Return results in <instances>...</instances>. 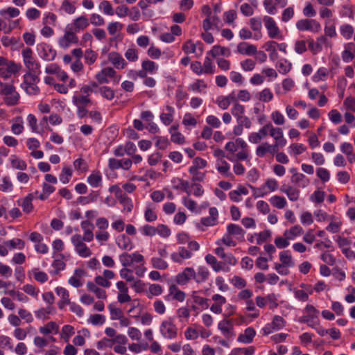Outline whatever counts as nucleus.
<instances>
[{
  "label": "nucleus",
  "instance_id": "1",
  "mask_svg": "<svg viewBox=\"0 0 355 355\" xmlns=\"http://www.w3.org/2000/svg\"><path fill=\"white\" fill-rule=\"evenodd\" d=\"M39 75L37 73L26 72L23 78L21 87L29 95H37L40 93L37 83L40 82Z\"/></svg>",
  "mask_w": 355,
  "mask_h": 355
},
{
  "label": "nucleus",
  "instance_id": "2",
  "mask_svg": "<svg viewBox=\"0 0 355 355\" xmlns=\"http://www.w3.org/2000/svg\"><path fill=\"white\" fill-rule=\"evenodd\" d=\"M21 54L24 64L28 70L27 72L40 74V64L33 58L32 49L27 47L22 51Z\"/></svg>",
  "mask_w": 355,
  "mask_h": 355
},
{
  "label": "nucleus",
  "instance_id": "3",
  "mask_svg": "<svg viewBox=\"0 0 355 355\" xmlns=\"http://www.w3.org/2000/svg\"><path fill=\"white\" fill-rule=\"evenodd\" d=\"M159 331L162 336L166 339H174L178 335V328L171 318L162 322Z\"/></svg>",
  "mask_w": 355,
  "mask_h": 355
},
{
  "label": "nucleus",
  "instance_id": "4",
  "mask_svg": "<svg viewBox=\"0 0 355 355\" xmlns=\"http://www.w3.org/2000/svg\"><path fill=\"white\" fill-rule=\"evenodd\" d=\"M296 27L300 31H311L318 33L321 31V25L318 21L312 19H302L296 22Z\"/></svg>",
  "mask_w": 355,
  "mask_h": 355
},
{
  "label": "nucleus",
  "instance_id": "5",
  "mask_svg": "<svg viewBox=\"0 0 355 355\" xmlns=\"http://www.w3.org/2000/svg\"><path fill=\"white\" fill-rule=\"evenodd\" d=\"M71 242L75 246L77 253L82 257H88L92 254V251L83 242L82 236L80 234H75L71 237Z\"/></svg>",
  "mask_w": 355,
  "mask_h": 355
},
{
  "label": "nucleus",
  "instance_id": "6",
  "mask_svg": "<svg viewBox=\"0 0 355 355\" xmlns=\"http://www.w3.org/2000/svg\"><path fill=\"white\" fill-rule=\"evenodd\" d=\"M263 22L268 31V36L271 39L282 38L281 31L276 24L275 20L269 16L263 17Z\"/></svg>",
  "mask_w": 355,
  "mask_h": 355
},
{
  "label": "nucleus",
  "instance_id": "7",
  "mask_svg": "<svg viewBox=\"0 0 355 355\" xmlns=\"http://www.w3.org/2000/svg\"><path fill=\"white\" fill-rule=\"evenodd\" d=\"M306 315H304L299 319L301 323H306L309 327H313V324H311L314 320L318 319L319 311L317 310L313 305L307 304L305 307Z\"/></svg>",
  "mask_w": 355,
  "mask_h": 355
},
{
  "label": "nucleus",
  "instance_id": "8",
  "mask_svg": "<svg viewBox=\"0 0 355 355\" xmlns=\"http://www.w3.org/2000/svg\"><path fill=\"white\" fill-rule=\"evenodd\" d=\"M41 58L47 61L53 60L56 56V51L53 49L52 46L46 43H41L37 46Z\"/></svg>",
  "mask_w": 355,
  "mask_h": 355
},
{
  "label": "nucleus",
  "instance_id": "9",
  "mask_svg": "<svg viewBox=\"0 0 355 355\" xmlns=\"http://www.w3.org/2000/svg\"><path fill=\"white\" fill-rule=\"evenodd\" d=\"M195 270L193 268L187 267L184 270L178 274L175 282L180 285L187 284L191 279H194Z\"/></svg>",
  "mask_w": 355,
  "mask_h": 355
},
{
  "label": "nucleus",
  "instance_id": "10",
  "mask_svg": "<svg viewBox=\"0 0 355 355\" xmlns=\"http://www.w3.org/2000/svg\"><path fill=\"white\" fill-rule=\"evenodd\" d=\"M218 327L221 331L223 335L226 338H230L235 336L232 320L224 319L218 323Z\"/></svg>",
  "mask_w": 355,
  "mask_h": 355
},
{
  "label": "nucleus",
  "instance_id": "11",
  "mask_svg": "<svg viewBox=\"0 0 355 355\" xmlns=\"http://www.w3.org/2000/svg\"><path fill=\"white\" fill-rule=\"evenodd\" d=\"M280 191L285 193L291 201L295 202L299 199L300 191L295 187L284 184L281 187Z\"/></svg>",
  "mask_w": 355,
  "mask_h": 355
},
{
  "label": "nucleus",
  "instance_id": "12",
  "mask_svg": "<svg viewBox=\"0 0 355 355\" xmlns=\"http://www.w3.org/2000/svg\"><path fill=\"white\" fill-rule=\"evenodd\" d=\"M270 127H271V123H268L261 128L258 132L251 133L249 136V141L253 144H258L268 135V130Z\"/></svg>",
  "mask_w": 355,
  "mask_h": 355
},
{
  "label": "nucleus",
  "instance_id": "13",
  "mask_svg": "<svg viewBox=\"0 0 355 355\" xmlns=\"http://www.w3.org/2000/svg\"><path fill=\"white\" fill-rule=\"evenodd\" d=\"M34 199V194L29 193L24 198L17 200V205L21 207L24 212L26 214L31 213L33 209L32 201Z\"/></svg>",
  "mask_w": 355,
  "mask_h": 355
},
{
  "label": "nucleus",
  "instance_id": "14",
  "mask_svg": "<svg viewBox=\"0 0 355 355\" xmlns=\"http://www.w3.org/2000/svg\"><path fill=\"white\" fill-rule=\"evenodd\" d=\"M108 60L116 69H124L127 64L121 54L117 52L110 53Z\"/></svg>",
  "mask_w": 355,
  "mask_h": 355
},
{
  "label": "nucleus",
  "instance_id": "15",
  "mask_svg": "<svg viewBox=\"0 0 355 355\" xmlns=\"http://www.w3.org/2000/svg\"><path fill=\"white\" fill-rule=\"evenodd\" d=\"M227 233L231 236H235L236 238L239 241H244V235L245 232L243 228L236 224L230 223L227 226Z\"/></svg>",
  "mask_w": 355,
  "mask_h": 355
},
{
  "label": "nucleus",
  "instance_id": "16",
  "mask_svg": "<svg viewBox=\"0 0 355 355\" xmlns=\"http://www.w3.org/2000/svg\"><path fill=\"white\" fill-rule=\"evenodd\" d=\"M216 169L224 177L234 180V176L230 171V166L225 160L220 159L218 161L216 164Z\"/></svg>",
  "mask_w": 355,
  "mask_h": 355
},
{
  "label": "nucleus",
  "instance_id": "17",
  "mask_svg": "<svg viewBox=\"0 0 355 355\" xmlns=\"http://www.w3.org/2000/svg\"><path fill=\"white\" fill-rule=\"evenodd\" d=\"M237 51L240 54L253 55L257 53V46L247 42H241L237 46Z\"/></svg>",
  "mask_w": 355,
  "mask_h": 355
},
{
  "label": "nucleus",
  "instance_id": "18",
  "mask_svg": "<svg viewBox=\"0 0 355 355\" xmlns=\"http://www.w3.org/2000/svg\"><path fill=\"white\" fill-rule=\"evenodd\" d=\"M175 182H178V185L173 186L174 189H181L182 191L187 193L188 196L191 194V185L188 181L184 180L181 178H174L172 179L171 183L175 184Z\"/></svg>",
  "mask_w": 355,
  "mask_h": 355
},
{
  "label": "nucleus",
  "instance_id": "19",
  "mask_svg": "<svg viewBox=\"0 0 355 355\" xmlns=\"http://www.w3.org/2000/svg\"><path fill=\"white\" fill-rule=\"evenodd\" d=\"M256 335V331L252 327H248L244 334H241L238 337V341L243 343H251L254 337Z\"/></svg>",
  "mask_w": 355,
  "mask_h": 355
},
{
  "label": "nucleus",
  "instance_id": "20",
  "mask_svg": "<svg viewBox=\"0 0 355 355\" xmlns=\"http://www.w3.org/2000/svg\"><path fill=\"white\" fill-rule=\"evenodd\" d=\"M88 184L92 187H98L102 184V175L99 171H94L87 177Z\"/></svg>",
  "mask_w": 355,
  "mask_h": 355
},
{
  "label": "nucleus",
  "instance_id": "21",
  "mask_svg": "<svg viewBox=\"0 0 355 355\" xmlns=\"http://www.w3.org/2000/svg\"><path fill=\"white\" fill-rule=\"evenodd\" d=\"M209 276V272L206 267L200 266L197 272H195L194 280L196 283L200 284L206 282Z\"/></svg>",
  "mask_w": 355,
  "mask_h": 355
},
{
  "label": "nucleus",
  "instance_id": "22",
  "mask_svg": "<svg viewBox=\"0 0 355 355\" xmlns=\"http://www.w3.org/2000/svg\"><path fill=\"white\" fill-rule=\"evenodd\" d=\"M116 243L117 245L122 250H130L133 247L130 239L125 234L119 236L116 239Z\"/></svg>",
  "mask_w": 355,
  "mask_h": 355
},
{
  "label": "nucleus",
  "instance_id": "23",
  "mask_svg": "<svg viewBox=\"0 0 355 355\" xmlns=\"http://www.w3.org/2000/svg\"><path fill=\"white\" fill-rule=\"evenodd\" d=\"M277 43L275 41L270 40L267 42L264 45L263 48L266 51H270L269 54V58L272 61H275L279 57L278 53L276 50Z\"/></svg>",
  "mask_w": 355,
  "mask_h": 355
},
{
  "label": "nucleus",
  "instance_id": "24",
  "mask_svg": "<svg viewBox=\"0 0 355 355\" xmlns=\"http://www.w3.org/2000/svg\"><path fill=\"white\" fill-rule=\"evenodd\" d=\"M87 288L89 291L95 293L96 297L99 299H105L107 297L105 291L98 288L96 283L94 284L92 282H88L87 283Z\"/></svg>",
  "mask_w": 355,
  "mask_h": 355
},
{
  "label": "nucleus",
  "instance_id": "25",
  "mask_svg": "<svg viewBox=\"0 0 355 355\" xmlns=\"http://www.w3.org/2000/svg\"><path fill=\"white\" fill-rule=\"evenodd\" d=\"M169 295H173V299L179 302H183L185 299L184 292L180 291L176 285L172 284L169 287Z\"/></svg>",
  "mask_w": 355,
  "mask_h": 355
},
{
  "label": "nucleus",
  "instance_id": "26",
  "mask_svg": "<svg viewBox=\"0 0 355 355\" xmlns=\"http://www.w3.org/2000/svg\"><path fill=\"white\" fill-rule=\"evenodd\" d=\"M303 232V228L300 225H296L291 227L288 230H286L284 235L287 238V239L292 240L294 237L302 234Z\"/></svg>",
  "mask_w": 355,
  "mask_h": 355
},
{
  "label": "nucleus",
  "instance_id": "27",
  "mask_svg": "<svg viewBox=\"0 0 355 355\" xmlns=\"http://www.w3.org/2000/svg\"><path fill=\"white\" fill-rule=\"evenodd\" d=\"M2 44L5 47H8L10 46L18 45L19 47H22L24 44L21 42L20 37H8L7 36H3L1 39Z\"/></svg>",
  "mask_w": 355,
  "mask_h": 355
},
{
  "label": "nucleus",
  "instance_id": "28",
  "mask_svg": "<svg viewBox=\"0 0 355 355\" xmlns=\"http://www.w3.org/2000/svg\"><path fill=\"white\" fill-rule=\"evenodd\" d=\"M208 53H210L214 58L219 55L228 57L230 55V51L228 48L215 45Z\"/></svg>",
  "mask_w": 355,
  "mask_h": 355
},
{
  "label": "nucleus",
  "instance_id": "29",
  "mask_svg": "<svg viewBox=\"0 0 355 355\" xmlns=\"http://www.w3.org/2000/svg\"><path fill=\"white\" fill-rule=\"evenodd\" d=\"M279 259L282 262V265L284 266L293 267L294 266L291 252L288 250L281 252L279 254Z\"/></svg>",
  "mask_w": 355,
  "mask_h": 355
},
{
  "label": "nucleus",
  "instance_id": "30",
  "mask_svg": "<svg viewBox=\"0 0 355 355\" xmlns=\"http://www.w3.org/2000/svg\"><path fill=\"white\" fill-rule=\"evenodd\" d=\"M89 26V21L85 16H80L76 18L73 22L74 31L78 32L83 30Z\"/></svg>",
  "mask_w": 355,
  "mask_h": 355
},
{
  "label": "nucleus",
  "instance_id": "31",
  "mask_svg": "<svg viewBox=\"0 0 355 355\" xmlns=\"http://www.w3.org/2000/svg\"><path fill=\"white\" fill-rule=\"evenodd\" d=\"M119 202L123 205V208L128 212H130L133 209L132 200L123 192L121 197L116 198Z\"/></svg>",
  "mask_w": 355,
  "mask_h": 355
},
{
  "label": "nucleus",
  "instance_id": "32",
  "mask_svg": "<svg viewBox=\"0 0 355 355\" xmlns=\"http://www.w3.org/2000/svg\"><path fill=\"white\" fill-rule=\"evenodd\" d=\"M291 181L292 183L297 184L303 188L309 183V180L306 178V176L303 173H300L295 175H292Z\"/></svg>",
  "mask_w": 355,
  "mask_h": 355
},
{
  "label": "nucleus",
  "instance_id": "33",
  "mask_svg": "<svg viewBox=\"0 0 355 355\" xmlns=\"http://www.w3.org/2000/svg\"><path fill=\"white\" fill-rule=\"evenodd\" d=\"M324 31L327 36H329L330 37H336L337 34L336 31L334 20H327L325 21V27Z\"/></svg>",
  "mask_w": 355,
  "mask_h": 355
},
{
  "label": "nucleus",
  "instance_id": "34",
  "mask_svg": "<svg viewBox=\"0 0 355 355\" xmlns=\"http://www.w3.org/2000/svg\"><path fill=\"white\" fill-rule=\"evenodd\" d=\"M340 33L345 39L349 40L352 37L354 29L352 25L345 24L340 26Z\"/></svg>",
  "mask_w": 355,
  "mask_h": 355
},
{
  "label": "nucleus",
  "instance_id": "35",
  "mask_svg": "<svg viewBox=\"0 0 355 355\" xmlns=\"http://www.w3.org/2000/svg\"><path fill=\"white\" fill-rule=\"evenodd\" d=\"M270 202L277 209H283L286 205L285 198L279 196H275L270 198Z\"/></svg>",
  "mask_w": 355,
  "mask_h": 355
},
{
  "label": "nucleus",
  "instance_id": "36",
  "mask_svg": "<svg viewBox=\"0 0 355 355\" xmlns=\"http://www.w3.org/2000/svg\"><path fill=\"white\" fill-rule=\"evenodd\" d=\"M276 67L278 69V71L284 75L286 74L291 69L292 64L288 62L286 60H281L277 63Z\"/></svg>",
  "mask_w": 355,
  "mask_h": 355
},
{
  "label": "nucleus",
  "instance_id": "37",
  "mask_svg": "<svg viewBox=\"0 0 355 355\" xmlns=\"http://www.w3.org/2000/svg\"><path fill=\"white\" fill-rule=\"evenodd\" d=\"M59 329V327L55 322H49L47 323V324L44 327H41L40 328V332L43 334H51L52 331H55V333H58Z\"/></svg>",
  "mask_w": 355,
  "mask_h": 355
},
{
  "label": "nucleus",
  "instance_id": "38",
  "mask_svg": "<svg viewBox=\"0 0 355 355\" xmlns=\"http://www.w3.org/2000/svg\"><path fill=\"white\" fill-rule=\"evenodd\" d=\"M19 94L15 90L9 96L4 98V103L8 106H14L18 104L19 100Z\"/></svg>",
  "mask_w": 355,
  "mask_h": 355
},
{
  "label": "nucleus",
  "instance_id": "39",
  "mask_svg": "<svg viewBox=\"0 0 355 355\" xmlns=\"http://www.w3.org/2000/svg\"><path fill=\"white\" fill-rule=\"evenodd\" d=\"M55 187L44 182L43 183V185H42V193H41L40 196H39V199H40L41 200H44L46 199H47L49 196L50 194H51L52 193L54 192L55 191Z\"/></svg>",
  "mask_w": 355,
  "mask_h": 355
},
{
  "label": "nucleus",
  "instance_id": "40",
  "mask_svg": "<svg viewBox=\"0 0 355 355\" xmlns=\"http://www.w3.org/2000/svg\"><path fill=\"white\" fill-rule=\"evenodd\" d=\"M5 245L10 249L17 248L18 249H23L25 246V243L20 239H14L5 242Z\"/></svg>",
  "mask_w": 355,
  "mask_h": 355
},
{
  "label": "nucleus",
  "instance_id": "41",
  "mask_svg": "<svg viewBox=\"0 0 355 355\" xmlns=\"http://www.w3.org/2000/svg\"><path fill=\"white\" fill-rule=\"evenodd\" d=\"M189 172L193 175L191 179L193 183H196V182H203L205 178V173L199 172L198 170L195 168H189Z\"/></svg>",
  "mask_w": 355,
  "mask_h": 355
},
{
  "label": "nucleus",
  "instance_id": "42",
  "mask_svg": "<svg viewBox=\"0 0 355 355\" xmlns=\"http://www.w3.org/2000/svg\"><path fill=\"white\" fill-rule=\"evenodd\" d=\"M286 320L279 315H275L271 322V325L275 328V330L277 331L286 326Z\"/></svg>",
  "mask_w": 355,
  "mask_h": 355
},
{
  "label": "nucleus",
  "instance_id": "43",
  "mask_svg": "<svg viewBox=\"0 0 355 355\" xmlns=\"http://www.w3.org/2000/svg\"><path fill=\"white\" fill-rule=\"evenodd\" d=\"M99 92L102 96L109 101L112 100L114 98V91L107 86H103L99 88Z\"/></svg>",
  "mask_w": 355,
  "mask_h": 355
},
{
  "label": "nucleus",
  "instance_id": "44",
  "mask_svg": "<svg viewBox=\"0 0 355 355\" xmlns=\"http://www.w3.org/2000/svg\"><path fill=\"white\" fill-rule=\"evenodd\" d=\"M163 290L159 284H153L150 285L147 297L151 299L153 296H158L162 294Z\"/></svg>",
  "mask_w": 355,
  "mask_h": 355
},
{
  "label": "nucleus",
  "instance_id": "45",
  "mask_svg": "<svg viewBox=\"0 0 355 355\" xmlns=\"http://www.w3.org/2000/svg\"><path fill=\"white\" fill-rule=\"evenodd\" d=\"M153 267L159 270H165L168 268V263L162 259L153 257L151 259Z\"/></svg>",
  "mask_w": 355,
  "mask_h": 355
},
{
  "label": "nucleus",
  "instance_id": "46",
  "mask_svg": "<svg viewBox=\"0 0 355 355\" xmlns=\"http://www.w3.org/2000/svg\"><path fill=\"white\" fill-rule=\"evenodd\" d=\"M73 103L76 106L85 107L91 103V100L86 96H74L73 97Z\"/></svg>",
  "mask_w": 355,
  "mask_h": 355
},
{
  "label": "nucleus",
  "instance_id": "47",
  "mask_svg": "<svg viewBox=\"0 0 355 355\" xmlns=\"http://www.w3.org/2000/svg\"><path fill=\"white\" fill-rule=\"evenodd\" d=\"M203 73L206 74H213L215 72L214 68L211 59L209 57H206L203 63Z\"/></svg>",
  "mask_w": 355,
  "mask_h": 355
},
{
  "label": "nucleus",
  "instance_id": "48",
  "mask_svg": "<svg viewBox=\"0 0 355 355\" xmlns=\"http://www.w3.org/2000/svg\"><path fill=\"white\" fill-rule=\"evenodd\" d=\"M74 334V329L72 326L66 324L62 327L61 337L64 338L66 342H68L69 337L73 335Z\"/></svg>",
  "mask_w": 355,
  "mask_h": 355
},
{
  "label": "nucleus",
  "instance_id": "49",
  "mask_svg": "<svg viewBox=\"0 0 355 355\" xmlns=\"http://www.w3.org/2000/svg\"><path fill=\"white\" fill-rule=\"evenodd\" d=\"M72 175V171L69 167H64L60 175V180L63 184H67L69 182L70 178Z\"/></svg>",
  "mask_w": 355,
  "mask_h": 355
},
{
  "label": "nucleus",
  "instance_id": "50",
  "mask_svg": "<svg viewBox=\"0 0 355 355\" xmlns=\"http://www.w3.org/2000/svg\"><path fill=\"white\" fill-rule=\"evenodd\" d=\"M19 10L18 8L9 7L7 9L1 10L0 15L5 17L8 15L9 17L13 18L17 17L19 15Z\"/></svg>",
  "mask_w": 355,
  "mask_h": 355
},
{
  "label": "nucleus",
  "instance_id": "51",
  "mask_svg": "<svg viewBox=\"0 0 355 355\" xmlns=\"http://www.w3.org/2000/svg\"><path fill=\"white\" fill-rule=\"evenodd\" d=\"M100 9H103V12L104 14L107 15H113L114 14V9L108 1H103L99 6Z\"/></svg>",
  "mask_w": 355,
  "mask_h": 355
},
{
  "label": "nucleus",
  "instance_id": "52",
  "mask_svg": "<svg viewBox=\"0 0 355 355\" xmlns=\"http://www.w3.org/2000/svg\"><path fill=\"white\" fill-rule=\"evenodd\" d=\"M35 279L40 283H44L48 281V275L46 272L42 271H38L37 268H34L33 270Z\"/></svg>",
  "mask_w": 355,
  "mask_h": 355
},
{
  "label": "nucleus",
  "instance_id": "53",
  "mask_svg": "<svg viewBox=\"0 0 355 355\" xmlns=\"http://www.w3.org/2000/svg\"><path fill=\"white\" fill-rule=\"evenodd\" d=\"M98 87V85L96 82H91L89 85H83L81 89L80 92L83 94H87L90 92H94L97 93L98 91L96 89Z\"/></svg>",
  "mask_w": 355,
  "mask_h": 355
},
{
  "label": "nucleus",
  "instance_id": "54",
  "mask_svg": "<svg viewBox=\"0 0 355 355\" xmlns=\"http://www.w3.org/2000/svg\"><path fill=\"white\" fill-rule=\"evenodd\" d=\"M259 99L263 102H269L273 98V94L270 89L268 88H265L263 89L261 92L259 93Z\"/></svg>",
  "mask_w": 355,
  "mask_h": 355
},
{
  "label": "nucleus",
  "instance_id": "55",
  "mask_svg": "<svg viewBox=\"0 0 355 355\" xmlns=\"http://www.w3.org/2000/svg\"><path fill=\"white\" fill-rule=\"evenodd\" d=\"M119 261L124 268L130 266L132 264L131 254L127 252H123L119 255Z\"/></svg>",
  "mask_w": 355,
  "mask_h": 355
},
{
  "label": "nucleus",
  "instance_id": "56",
  "mask_svg": "<svg viewBox=\"0 0 355 355\" xmlns=\"http://www.w3.org/2000/svg\"><path fill=\"white\" fill-rule=\"evenodd\" d=\"M15 158L11 160V165L13 168L19 169V170H26L27 168V164L25 161L17 158L15 156H13Z\"/></svg>",
  "mask_w": 355,
  "mask_h": 355
},
{
  "label": "nucleus",
  "instance_id": "57",
  "mask_svg": "<svg viewBox=\"0 0 355 355\" xmlns=\"http://www.w3.org/2000/svg\"><path fill=\"white\" fill-rule=\"evenodd\" d=\"M230 282L237 288H243L247 285L246 281L237 275L234 276Z\"/></svg>",
  "mask_w": 355,
  "mask_h": 355
},
{
  "label": "nucleus",
  "instance_id": "58",
  "mask_svg": "<svg viewBox=\"0 0 355 355\" xmlns=\"http://www.w3.org/2000/svg\"><path fill=\"white\" fill-rule=\"evenodd\" d=\"M328 115L331 121L335 124H338L342 121V115L337 110H331Z\"/></svg>",
  "mask_w": 355,
  "mask_h": 355
},
{
  "label": "nucleus",
  "instance_id": "59",
  "mask_svg": "<svg viewBox=\"0 0 355 355\" xmlns=\"http://www.w3.org/2000/svg\"><path fill=\"white\" fill-rule=\"evenodd\" d=\"M317 176L324 182L329 181L330 178L329 171L324 168H318L316 171Z\"/></svg>",
  "mask_w": 355,
  "mask_h": 355
},
{
  "label": "nucleus",
  "instance_id": "60",
  "mask_svg": "<svg viewBox=\"0 0 355 355\" xmlns=\"http://www.w3.org/2000/svg\"><path fill=\"white\" fill-rule=\"evenodd\" d=\"M125 57L130 62H135L138 60V52L135 49H128L125 53Z\"/></svg>",
  "mask_w": 355,
  "mask_h": 355
},
{
  "label": "nucleus",
  "instance_id": "61",
  "mask_svg": "<svg viewBox=\"0 0 355 355\" xmlns=\"http://www.w3.org/2000/svg\"><path fill=\"white\" fill-rule=\"evenodd\" d=\"M123 27V24L119 22H110L107 26V31L110 35H114L117 31H121Z\"/></svg>",
  "mask_w": 355,
  "mask_h": 355
},
{
  "label": "nucleus",
  "instance_id": "62",
  "mask_svg": "<svg viewBox=\"0 0 355 355\" xmlns=\"http://www.w3.org/2000/svg\"><path fill=\"white\" fill-rule=\"evenodd\" d=\"M237 14L236 10H230L224 13V21L226 24H232L236 19Z\"/></svg>",
  "mask_w": 355,
  "mask_h": 355
},
{
  "label": "nucleus",
  "instance_id": "63",
  "mask_svg": "<svg viewBox=\"0 0 355 355\" xmlns=\"http://www.w3.org/2000/svg\"><path fill=\"white\" fill-rule=\"evenodd\" d=\"M157 233L164 238H167L171 234V230L166 225L160 224L157 227Z\"/></svg>",
  "mask_w": 355,
  "mask_h": 355
},
{
  "label": "nucleus",
  "instance_id": "64",
  "mask_svg": "<svg viewBox=\"0 0 355 355\" xmlns=\"http://www.w3.org/2000/svg\"><path fill=\"white\" fill-rule=\"evenodd\" d=\"M141 232L145 236H153L157 234V227L149 225H145L141 228Z\"/></svg>",
  "mask_w": 355,
  "mask_h": 355
}]
</instances>
